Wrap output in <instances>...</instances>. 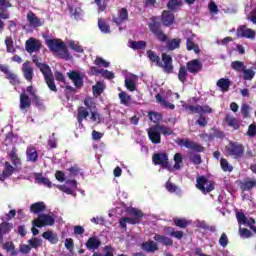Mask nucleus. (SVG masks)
Returning <instances> with one entry per match:
<instances>
[{"instance_id":"nucleus-10","label":"nucleus","mask_w":256,"mask_h":256,"mask_svg":"<svg viewBox=\"0 0 256 256\" xmlns=\"http://www.w3.org/2000/svg\"><path fill=\"white\" fill-rule=\"evenodd\" d=\"M186 69L191 75H197L203 71V63L199 59H192L186 63Z\"/></svg>"},{"instance_id":"nucleus-30","label":"nucleus","mask_w":256,"mask_h":256,"mask_svg":"<svg viewBox=\"0 0 256 256\" xmlns=\"http://www.w3.org/2000/svg\"><path fill=\"white\" fill-rule=\"evenodd\" d=\"M155 99L157 103H160L164 109H171L172 111L175 109L174 104L170 103L169 101L165 100L161 94H156Z\"/></svg>"},{"instance_id":"nucleus-53","label":"nucleus","mask_w":256,"mask_h":256,"mask_svg":"<svg viewBox=\"0 0 256 256\" xmlns=\"http://www.w3.org/2000/svg\"><path fill=\"white\" fill-rule=\"evenodd\" d=\"M183 6V2L182 1H168L167 7L169 9V11H177V9H179V7Z\"/></svg>"},{"instance_id":"nucleus-5","label":"nucleus","mask_w":256,"mask_h":256,"mask_svg":"<svg viewBox=\"0 0 256 256\" xmlns=\"http://www.w3.org/2000/svg\"><path fill=\"white\" fill-rule=\"evenodd\" d=\"M161 59L158 67H160L164 73L171 75L175 70V66H173V57L167 53H162Z\"/></svg>"},{"instance_id":"nucleus-9","label":"nucleus","mask_w":256,"mask_h":256,"mask_svg":"<svg viewBox=\"0 0 256 256\" xmlns=\"http://www.w3.org/2000/svg\"><path fill=\"white\" fill-rule=\"evenodd\" d=\"M152 163L154 165H160L162 169H169V155L167 153H154Z\"/></svg>"},{"instance_id":"nucleus-20","label":"nucleus","mask_w":256,"mask_h":256,"mask_svg":"<svg viewBox=\"0 0 256 256\" xmlns=\"http://www.w3.org/2000/svg\"><path fill=\"white\" fill-rule=\"evenodd\" d=\"M27 161L30 163H37L39 161V153H37V149L34 146H28L26 149Z\"/></svg>"},{"instance_id":"nucleus-51","label":"nucleus","mask_w":256,"mask_h":256,"mask_svg":"<svg viewBox=\"0 0 256 256\" xmlns=\"http://www.w3.org/2000/svg\"><path fill=\"white\" fill-rule=\"evenodd\" d=\"M43 245V240L39 238H32L28 240V246H30V249H37Z\"/></svg>"},{"instance_id":"nucleus-64","label":"nucleus","mask_w":256,"mask_h":256,"mask_svg":"<svg viewBox=\"0 0 256 256\" xmlns=\"http://www.w3.org/2000/svg\"><path fill=\"white\" fill-rule=\"evenodd\" d=\"M255 135H256V124L253 123L248 126L247 136L255 137Z\"/></svg>"},{"instance_id":"nucleus-4","label":"nucleus","mask_w":256,"mask_h":256,"mask_svg":"<svg viewBox=\"0 0 256 256\" xmlns=\"http://www.w3.org/2000/svg\"><path fill=\"white\" fill-rule=\"evenodd\" d=\"M196 187L203 193V195H207V193L215 191V182L207 179L205 176H199L196 179Z\"/></svg>"},{"instance_id":"nucleus-48","label":"nucleus","mask_w":256,"mask_h":256,"mask_svg":"<svg viewBox=\"0 0 256 256\" xmlns=\"http://www.w3.org/2000/svg\"><path fill=\"white\" fill-rule=\"evenodd\" d=\"M46 85L48 86V89L50 91H53L54 93H57V85H55V78L52 76H49L48 78H44Z\"/></svg>"},{"instance_id":"nucleus-16","label":"nucleus","mask_w":256,"mask_h":256,"mask_svg":"<svg viewBox=\"0 0 256 256\" xmlns=\"http://www.w3.org/2000/svg\"><path fill=\"white\" fill-rule=\"evenodd\" d=\"M161 23L164 27H171L175 23V14L169 10H164L161 15Z\"/></svg>"},{"instance_id":"nucleus-26","label":"nucleus","mask_w":256,"mask_h":256,"mask_svg":"<svg viewBox=\"0 0 256 256\" xmlns=\"http://www.w3.org/2000/svg\"><path fill=\"white\" fill-rule=\"evenodd\" d=\"M11 3L9 1H0V19H9V9Z\"/></svg>"},{"instance_id":"nucleus-15","label":"nucleus","mask_w":256,"mask_h":256,"mask_svg":"<svg viewBox=\"0 0 256 256\" xmlns=\"http://www.w3.org/2000/svg\"><path fill=\"white\" fill-rule=\"evenodd\" d=\"M148 137L154 145H159L161 143V132L158 130L157 125L150 127L147 130Z\"/></svg>"},{"instance_id":"nucleus-46","label":"nucleus","mask_w":256,"mask_h":256,"mask_svg":"<svg viewBox=\"0 0 256 256\" xmlns=\"http://www.w3.org/2000/svg\"><path fill=\"white\" fill-rule=\"evenodd\" d=\"M220 167L224 173H231L233 171V166L225 158L220 159Z\"/></svg>"},{"instance_id":"nucleus-52","label":"nucleus","mask_w":256,"mask_h":256,"mask_svg":"<svg viewBox=\"0 0 256 256\" xmlns=\"http://www.w3.org/2000/svg\"><path fill=\"white\" fill-rule=\"evenodd\" d=\"M183 109H185V111H190V113H201V105H189V104H183L182 105Z\"/></svg>"},{"instance_id":"nucleus-54","label":"nucleus","mask_w":256,"mask_h":256,"mask_svg":"<svg viewBox=\"0 0 256 256\" xmlns=\"http://www.w3.org/2000/svg\"><path fill=\"white\" fill-rule=\"evenodd\" d=\"M148 117L150 121H152L153 123H156V125H159V122L161 121V119H163V116H161V114L157 112H149Z\"/></svg>"},{"instance_id":"nucleus-23","label":"nucleus","mask_w":256,"mask_h":256,"mask_svg":"<svg viewBox=\"0 0 256 256\" xmlns=\"http://www.w3.org/2000/svg\"><path fill=\"white\" fill-rule=\"evenodd\" d=\"M141 247L146 253H155V251H159V246H157V243L153 240L143 242Z\"/></svg>"},{"instance_id":"nucleus-24","label":"nucleus","mask_w":256,"mask_h":256,"mask_svg":"<svg viewBox=\"0 0 256 256\" xmlns=\"http://www.w3.org/2000/svg\"><path fill=\"white\" fill-rule=\"evenodd\" d=\"M43 239H46V241H49V243H51V245H57V243H59V236H57V233L48 230L45 231L42 234Z\"/></svg>"},{"instance_id":"nucleus-61","label":"nucleus","mask_w":256,"mask_h":256,"mask_svg":"<svg viewBox=\"0 0 256 256\" xmlns=\"http://www.w3.org/2000/svg\"><path fill=\"white\" fill-rule=\"evenodd\" d=\"M125 87L126 89H128V91H135V89H137V85L135 84V81L129 78L125 79Z\"/></svg>"},{"instance_id":"nucleus-6","label":"nucleus","mask_w":256,"mask_h":256,"mask_svg":"<svg viewBox=\"0 0 256 256\" xmlns=\"http://www.w3.org/2000/svg\"><path fill=\"white\" fill-rule=\"evenodd\" d=\"M33 227H52L55 225V218L49 214H40L36 219L32 221Z\"/></svg>"},{"instance_id":"nucleus-1","label":"nucleus","mask_w":256,"mask_h":256,"mask_svg":"<svg viewBox=\"0 0 256 256\" xmlns=\"http://www.w3.org/2000/svg\"><path fill=\"white\" fill-rule=\"evenodd\" d=\"M151 22L148 24V27L153 33V35L160 41V43H166V51H175V49H181V38L169 39L167 34L163 33L161 29V22L159 18L153 16L150 18Z\"/></svg>"},{"instance_id":"nucleus-38","label":"nucleus","mask_w":256,"mask_h":256,"mask_svg":"<svg viewBox=\"0 0 256 256\" xmlns=\"http://www.w3.org/2000/svg\"><path fill=\"white\" fill-rule=\"evenodd\" d=\"M156 127L158 131L160 132V135H164L165 137H169L170 135H173V129H171L168 126H165L163 124H156Z\"/></svg>"},{"instance_id":"nucleus-8","label":"nucleus","mask_w":256,"mask_h":256,"mask_svg":"<svg viewBox=\"0 0 256 256\" xmlns=\"http://www.w3.org/2000/svg\"><path fill=\"white\" fill-rule=\"evenodd\" d=\"M43 47V44L41 43V40H38L37 38L31 37L25 42V49L27 53L30 55L32 53H37L41 51V48Z\"/></svg>"},{"instance_id":"nucleus-2","label":"nucleus","mask_w":256,"mask_h":256,"mask_svg":"<svg viewBox=\"0 0 256 256\" xmlns=\"http://www.w3.org/2000/svg\"><path fill=\"white\" fill-rule=\"evenodd\" d=\"M45 43L51 53H59V57L62 59L69 55V50L63 40L58 38L46 39Z\"/></svg>"},{"instance_id":"nucleus-62","label":"nucleus","mask_w":256,"mask_h":256,"mask_svg":"<svg viewBox=\"0 0 256 256\" xmlns=\"http://www.w3.org/2000/svg\"><path fill=\"white\" fill-rule=\"evenodd\" d=\"M218 243L221 247H227L229 245V237H227L225 232L221 234Z\"/></svg>"},{"instance_id":"nucleus-36","label":"nucleus","mask_w":256,"mask_h":256,"mask_svg":"<svg viewBox=\"0 0 256 256\" xmlns=\"http://www.w3.org/2000/svg\"><path fill=\"white\" fill-rule=\"evenodd\" d=\"M38 69H40L44 79H47L48 77L53 76V71H51V67H49V65L45 63L40 64Z\"/></svg>"},{"instance_id":"nucleus-35","label":"nucleus","mask_w":256,"mask_h":256,"mask_svg":"<svg viewBox=\"0 0 256 256\" xmlns=\"http://www.w3.org/2000/svg\"><path fill=\"white\" fill-rule=\"evenodd\" d=\"M121 105H125V107H129L131 105V95L127 94V92L122 91L118 94Z\"/></svg>"},{"instance_id":"nucleus-55","label":"nucleus","mask_w":256,"mask_h":256,"mask_svg":"<svg viewBox=\"0 0 256 256\" xmlns=\"http://www.w3.org/2000/svg\"><path fill=\"white\" fill-rule=\"evenodd\" d=\"M4 73H6V78L10 81L11 85H19V79L17 78V75L8 72L7 70H5Z\"/></svg>"},{"instance_id":"nucleus-47","label":"nucleus","mask_w":256,"mask_h":256,"mask_svg":"<svg viewBox=\"0 0 256 256\" xmlns=\"http://www.w3.org/2000/svg\"><path fill=\"white\" fill-rule=\"evenodd\" d=\"M98 27L102 33H111V26L105 22L103 19L98 20Z\"/></svg>"},{"instance_id":"nucleus-45","label":"nucleus","mask_w":256,"mask_h":256,"mask_svg":"<svg viewBox=\"0 0 256 256\" xmlns=\"http://www.w3.org/2000/svg\"><path fill=\"white\" fill-rule=\"evenodd\" d=\"M11 230L9 229V223L2 222L0 224V245H3V237L7 235Z\"/></svg>"},{"instance_id":"nucleus-3","label":"nucleus","mask_w":256,"mask_h":256,"mask_svg":"<svg viewBox=\"0 0 256 256\" xmlns=\"http://www.w3.org/2000/svg\"><path fill=\"white\" fill-rule=\"evenodd\" d=\"M226 157H232L233 159H241L245 155V146L239 142L230 141L225 146Z\"/></svg>"},{"instance_id":"nucleus-63","label":"nucleus","mask_w":256,"mask_h":256,"mask_svg":"<svg viewBox=\"0 0 256 256\" xmlns=\"http://www.w3.org/2000/svg\"><path fill=\"white\" fill-rule=\"evenodd\" d=\"M94 64L97 65V67H109V62H107L105 59L101 58V57H97L94 61Z\"/></svg>"},{"instance_id":"nucleus-58","label":"nucleus","mask_w":256,"mask_h":256,"mask_svg":"<svg viewBox=\"0 0 256 256\" xmlns=\"http://www.w3.org/2000/svg\"><path fill=\"white\" fill-rule=\"evenodd\" d=\"M5 45H6L7 53H15V47L13 45V38L6 37Z\"/></svg>"},{"instance_id":"nucleus-25","label":"nucleus","mask_w":256,"mask_h":256,"mask_svg":"<svg viewBox=\"0 0 256 256\" xmlns=\"http://www.w3.org/2000/svg\"><path fill=\"white\" fill-rule=\"evenodd\" d=\"M256 187V180H253L251 178H246L244 181L240 184V189L242 191H253Z\"/></svg>"},{"instance_id":"nucleus-34","label":"nucleus","mask_w":256,"mask_h":256,"mask_svg":"<svg viewBox=\"0 0 256 256\" xmlns=\"http://www.w3.org/2000/svg\"><path fill=\"white\" fill-rule=\"evenodd\" d=\"M146 53L149 61H151V63H154L156 67H159V63H161V57H159V55H157V53H155V51L153 50H148Z\"/></svg>"},{"instance_id":"nucleus-44","label":"nucleus","mask_w":256,"mask_h":256,"mask_svg":"<svg viewBox=\"0 0 256 256\" xmlns=\"http://www.w3.org/2000/svg\"><path fill=\"white\" fill-rule=\"evenodd\" d=\"M68 10L70 14L75 17V19H79L81 17V8L77 7L71 3L68 4Z\"/></svg>"},{"instance_id":"nucleus-39","label":"nucleus","mask_w":256,"mask_h":256,"mask_svg":"<svg viewBox=\"0 0 256 256\" xmlns=\"http://www.w3.org/2000/svg\"><path fill=\"white\" fill-rule=\"evenodd\" d=\"M131 49L134 51H141V49H145L147 47V42L140 41H129Z\"/></svg>"},{"instance_id":"nucleus-28","label":"nucleus","mask_w":256,"mask_h":256,"mask_svg":"<svg viewBox=\"0 0 256 256\" xmlns=\"http://www.w3.org/2000/svg\"><path fill=\"white\" fill-rule=\"evenodd\" d=\"M216 85L217 87H219L222 93H227V91H229V88L231 87V80H229L228 78H220L217 81Z\"/></svg>"},{"instance_id":"nucleus-41","label":"nucleus","mask_w":256,"mask_h":256,"mask_svg":"<svg viewBox=\"0 0 256 256\" xmlns=\"http://www.w3.org/2000/svg\"><path fill=\"white\" fill-rule=\"evenodd\" d=\"M87 117H89V111H87V109H85V107L80 106L78 108V116H77L78 123L82 124L83 119H87Z\"/></svg>"},{"instance_id":"nucleus-29","label":"nucleus","mask_w":256,"mask_h":256,"mask_svg":"<svg viewBox=\"0 0 256 256\" xmlns=\"http://www.w3.org/2000/svg\"><path fill=\"white\" fill-rule=\"evenodd\" d=\"M35 179L39 185H44V187H48V189H51V187H53V183L51 182V180H49V178L47 177H43L42 174H35Z\"/></svg>"},{"instance_id":"nucleus-32","label":"nucleus","mask_w":256,"mask_h":256,"mask_svg":"<svg viewBox=\"0 0 256 256\" xmlns=\"http://www.w3.org/2000/svg\"><path fill=\"white\" fill-rule=\"evenodd\" d=\"M46 206L45 202H36L34 204H31L30 206V212L37 215V213H43L45 211Z\"/></svg>"},{"instance_id":"nucleus-57","label":"nucleus","mask_w":256,"mask_h":256,"mask_svg":"<svg viewBox=\"0 0 256 256\" xmlns=\"http://www.w3.org/2000/svg\"><path fill=\"white\" fill-rule=\"evenodd\" d=\"M249 111H251V106H249V104L247 103L242 104L241 113L244 119H249V117H251V114L249 113Z\"/></svg>"},{"instance_id":"nucleus-27","label":"nucleus","mask_w":256,"mask_h":256,"mask_svg":"<svg viewBox=\"0 0 256 256\" xmlns=\"http://www.w3.org/2000/svg\"><path fill=\"white\" fill-rule=\"evenodd\" d=\"M154 240H156L157 243H161L162 245H165V247H173V239L167 236L155 234Z\"/></svg>"},{"instance_id":"nucleus-60","label":"nucleus","mask_w":256,"mask_h":256,"mask_svg":"<svg viewBox=\"0 0 256 256\" xmlns=\"http://www.w3.org/2000/svg\"><path fill=\"white\" fill-rule=\"evenodd\" d=\"M236 219H237L239 225H247V216H245V213L237 212Z\"/></svg>"},{"instance_id":"nucleus-33","label":"nucleus","mask_w":256,"mask_h":256,"mask_svg":"<svg viewBox=\"0 0 256 256\" xmlns=\"http://www.w3.org/2000/svg\"><path fill=\"white\" fill-rule=\"evenodd\" d=\"M186 49L187 51H194L196 55H199V53H201V49H199V45L195 44L192 38H187Z\"/></svg>"},{"instance_id":"nucleus-19","label":"nucleus","mask_w":256,"mask_h":256,"mask_svg":"<svg viewBox=\"0 0 256 256\" xmlns=\"http://www.w3.org/2000/svg\"><path fill=\"white\" fill-rule=\"evenodd\" d=\"M224 123H226V125H228L229 127H232L234 131H237L239 127H241V123L239 122V120L229 113L226 114L224 118Z\"/></svg>"},{"instance_id":"nucleus-7","label":"nucleus","mask_w":256,"mask_h":256,"mask_svg":"<svg viewBox=\"0 0 256 256\" xmlns=\"http://www.w3.org/2000/svg\"><path fill=\"white\" fill-rule=\"evenodd\" d=\"M175 143H177V145L180 147H186V149L196 151V153H203V151H205V148L201 146V144L195 143L189 139L178 138Z\"/></svg>"},{"instance_id":"nucleus-50","label":"nucleus","mask_w":256,"mask_h":256,"mask_svg":"<svg viewBox=\"0 0 256 256\" xmlns=\"http://www.w3.org/2000/svg\"><path fill=\"white\" fill-rule=\"evenodd\" d=\"M126 212L128 213V215H132L134 218L139 220L144 217L143 212L137 208H128Z\"/></svg>"},{"instance_id":"nucleus-37","label":"nucleus","mask_w":256,"mask_h":256,"mask_svg":"<svg viewBox=\"0 0 256 256\" xmlns=\"http://www.w3.org/2000/svg\"><path fill=\"white\" fill-rule=\"evenodd\" d=\"M167 233H169L170 237H174V239H178V240H181L183 239V231H179V230H176L173 228V227H166L164 229Z\"/></svg>"},{"instance_id":"nucleus-11","label":"nucleus","mask_w":256,"mask_h":256,"mask_svg":"<svg viewBox=\"0 0 256 256\" xmlns=\"http://www.w3.org/2000/svg\"><path fill=\"white\" fill-rule=\"evenodd\" d=\"M10 162L12 163V165L18 169L19 171H21L22 167H23V160H21V158L19 157L18 154V150L17 147H13L10 152L8 153Z\"/></svg>"},{"instance_id":"nucleus-13","label":"nucleus","mask_w":256,"mask_h":256,"mask_svg":"<svg viewBox=\"0 0 256 256\" xmlns=\"http://www.w3.org/2000/svg\"><path fill=\"white\" fill-rule=\"evenodd\" d=\"M13 173H19V170L16 169L11 162H4V168L2 173L0 174V181H5V179H9L13 175Z\"/></svg>"},{"instance_id":"nucleus-17","label":"nucleus","mask_w":256,"mask_h":256,"mask_svg":"<svg viewBox=\"0 0 256 256\" xmlns=\"http://www.w3.org/2000/svg\"><path fill=\"white\" fill-rule=\"evenodd\" d=\"M22 73H23V77L24 79H26V81H29V83H31L33 81V67H31V62L30 61H26L22 64Z\"/></svg>"},{"instance_id":"nucleus-21","label":"nucleus","mask_w":256,"mask_h":256,"mask_svg":"<svg viewBox=\"0 0 256 256\" xmlns=\"http://www.w3.org/2000/svg\"><path fill=\"white\" fill-rule=\"evenodd\" d=\"M30 108H31V98L29 97V95H27V93L22 92L20 94L19 109L20 111H25L26 109H30Z\"/></svg>"},{"instance_id":"nucleus-22","label":"nucleus","mask_w":256,"mask_h":256,"mask_svg":"<svg viewBox=\"0 0 256 256\" xmlns=\"http://www.w3.org/2000/svg\"><path fill=\"white\" fill-rule=\"evenodd\" d=\"M27 21L31 27H42L43 22L37 17L33 11L27 13Z\"/></svg>"},{"instance_id":"nucleus-59","label":"nucleus","mask_w":256,"mask_h":256,"mask_svg":"<svg viewBox=\"0 0 256 256\" xmlns=\"http://www.w3.org/2000/svg\"><path fill=\"white\" fill-rule=\"evenodd\" d=\"M32 101L35 107H38V109H43V107H45V104L43 103V99H41V97H39V95L37 94L32 97Z\"/></svg>"},{"instance_id":"nucleus-40","label":"nucleus","mask_w":256,"mask_h":256,"mask_svg":"<svg viewBox=\"0 0 256 256\" xmlns=\"http://www.w3.org/2000/svg\"><path fill=\"white\" fill-rule=\"evenodd\" d=\"M174 225L176 227H179L180 229H186V227H189L191 222L185 218H173Z\"/></svg>"},{"instance_id":"nucleus-18","label":"nucleus","mask_w":256,"mask_h":256,"mask_svg":"<svg viewBox=\"0 0 256 256\" xmlns=\"http://www.w3.org/2000/svg\"><path fill=\"white\" fill-rule=\"evenodd\" d=\"M85 246L88 251H97L101 247V240L96 236H92L86 241Z\"/></svg>"},{"instance_id":"nucleus-12","label":"nucleus","mask_w":256,"mask_h":256,"mask_svg":"<svg viewBox=\"0 0 256 256\" xmlns=\"http://www.w3.org/2000/svg\"><path fill=\"white\" fill-rule=\"evenodd\" d=\"M67 76L72 80L76 89H81V87H83V79L85 78V75L80 74L79 71L72 70L67 73Z\"/></svg>"},{"instance_id":"nucleus-14","label":"nucleus","mask_w":256,"mask_h":256,"mask_svg":"<svg viewBox=\"0 0 256 256\" xmlns=\"http://www.w3.org/2000/svg\"><path fill=\"white\" fill-rule=\"evenodd\" d=\"M237 37L245 38V39H255L256 32L255 30L251 28H247L246 25H241L239 28H237Z\"/></svg>"},{"instance_id":"nucleus-42","label":"nucleus","mask_w":256,"mask_h":256,"mask_svg":"<svg viewBox=\"0 0 256 256\" xmlns=\"http://www.w3.org/2000/svg\"><path fill=\"white\" fill-rule=\"evenodd\" d=\"M2 249L4 251L10 252L11 256H17V250H15V244L12 241L6 242L3 244Z\"/></svg>"},{"instance_id":"nucleus-56","label":"nucleus","mask_w":256,"mask_h":256,"mask_svg":"<svg viewBox=\"0 0 256 256\" xmlns=\"http://www.w3.org/2000/svg\"><path fill=\"white\" fill-rule=\"evenodd\" d=\"M104 251H105V254H102L101 252H94L92 256H115L113 254V247L111 246H105Z\"/></svg>"},{"instance_id":"nucleus-49","label":"nucleus","mask_w":256,"mask_h":256,"mask_svg":"<svg viewBox=\"0 0 256 256\" xmlns=\"http://www.w3.org/2000/svg\"><path fill=\"white\" fill-rule=\"evenodd\" d=\"M244 81H253L255 77V71L253 69H247V66L242 71Z\"/></svg>"},{"instance_id":"nucleus-43","label":"nucleus","mask_w":256,"mask_h":256,"mask_svg":"<svg viewBox=\"0 0 256 256\" xmlns=\"http://www.w3.org/2000/svg\"><path fill=\"white\" fill-rule=\"evenodd\" d=\"M245 67V63H243L242 61L236 60L231 62V69H233V71H236L237 73H243Z\"/></svg>"},{"instance_id":"nucleus-31","label":"nucleus","mask_w":256,"mask_h":256,"mask_svg":"<svg viewBox=\"0 0 256 256\" xmlns=\"http://www.w3.org/2000/svg\"><path fill=\"white\" fill-rule=\"evenodd\" d=\"M187 77H189V70L185 65H181L178 71V79L181 83H187Z\"/></svg>"}]
</instances>
